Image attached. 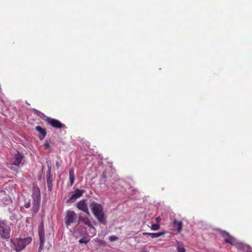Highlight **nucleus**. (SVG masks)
I'll use <instances>...</instances> for the list:
<instances>
[{
    "label": "nucleus",
    "instance_id": "f257e3e1",
    "mask_svg": "<svg viewBox=\"0 0 252 252\" xmlns=\"http://www.w3.org/2000/svg\"><path fill=\"white\" fill-rule=\"evenodd\" d=\"M31 237H28L24 239L16 238L15 240H10L12 243L11 248L15 250L17 252H19L25 249L27 245L32 242Z\"/></svg>",
    "mask_w": 252,
    "mask_h": 252
},
{
    "label": "nucleus",
    "instance_id": "f03ea898",
    "mask_svg": "<svg viewBox=\"0 0 252 252\" xmlns=\"http://www.w3.org/2000/svg\"><path fill=\"white\" fill-rule=\"evenodd\" d=\"M93 213L98 221L102 223L105 224L106 220L104 219L103 208L100 204L95 203L91 204Z\"/></svg>",
    "mask_w": 252,
    "mask_h": 252
},
{
    "label": "nucleus",
    "instance_id": "7ed1b4c3",
    "mask_svg": "<svg viewBox=\"0 0 252 252\" xmlns=\"http://www.w3.org/2000/svg\"><path fill=\"white\" fill-rule=\"evenodd\" d=\"M11 229L4 221H0V235L3 239H8L10 237Z\"/></svg>",
    "mask_w": 252,
    "mask_h": 252
},
{
    "label": "nucleus",
    "instance_id": "20e7f679",
    "mask_svg": "<svg viewBox=\"0 0 252 252\" xmlns=\"http://www.w3.org/2000/svg\"><path fill=\"white\" fill-rule=\"evenodd\" d=\"M45 122L47 124L50 125L56 129L66 128L65 125L62 124L58 120L47 117L45 119Z\"/></svg>",
    "mask_w": 252,
    "mask_h": 252
},
{
    "label": "nucleus",
    "instance_id": "39448f33",
    "mask_svg": "<svg viewBox=\"0 0 252 252\" xmlns=\"http://www.w3.org/2000/svg\"><path fill=\"white\" fill-rule=\"evenodd\" d=\"M76 219L77 215L74 211H67L64 218L65 224L66 226L68 227L72 223L74 222Z\"/></svg>",
    "mask_w": 252,
    "mask_h": 252
},
{
    "label": "nucleus",
    "instance_id": "423d86ee",
    "mask_svg": "<svg viewBox=\"0 0 252 252\" xmlns=\"http://www.w3.org/2000/svg\"><path fill=\"white\" fill-rule=\"evenodd\" d=\"M24 158L23 154L18 152L10 159L9 164L11 165L15 166L18 168Z\"/></svg>",
    "mask_w": 252,
    "mask_h": 252
},
{
    "label": "nucleus",
    "instance_id": "0eeeda50",
    "mask_svg": "<svg viewBox=\"0 0 252 252\" xmlns=\"http://www.w3.org/2000/svg\"><path fill=\"white\" fill-rule=\"evenodd\" d=\"M84 192V190L76 189L74 191V193L71 196L67 201L72 202L75 201L76 199L80 197Z\"/></svg>",
    "mask_w": 252,
    "mask_h": 252
},
{
    "label": "nucleus",
    "instance_id": "6e6552de",
    "mask_svg": "<svg viewBox=\"0 0 252 252\" xmlns=\"http://www.w3.org/2000/svg\"><path fill=\"white\" fill-rule=\"evenodd\" d=\"M76 206L78 208V209L83 211V212H85L87 215H90V213L88 208V206L85 200H82L78 202L76 204Z\"/></svg>",
    "mask_w": 252,
    "mask_h": 252
},
{
    "label": "nucleus",
    "instance_id": "1a4fd4ad",
    "mask_svg": "<svg viewBox=\"0 0 252 252\" xmlns=\"http://www.w3.org/2000/svg\"><path fill=\"white\" fill-rule=\"evenodd\" d=\"M51 167L48 166V170L46 175V180L48 189L49 190L51 191L52 189V179L51 175Z\"/></svg>",
    "mask_w": 252,
    "mask_h": 252
},
{
    "label": "nucleus",
    "instance_id": "9d476101",
    "mask_svg": "<svg viewBox=\"0 0 252 252\" xmlns=\"http://www.w3.org/2000/svg\"><path fill=\"white\" fill-rule=\"evenodd\" d=\"M172 225L174 228L176 229L178 233H180L182 231L183 224L182 221L175 219L172 223Z\"/></svg>",
    "mask_w": 252,
    "mask_h": 252
},
{
    "label": "nucleus",
    "instance_id": "9b49d317",
    "mask_svg": "<svg viewBox=\"0 0 252 252\" xmlns=\"http://www.w3.org/2000/svg\"><path fill=\"white\" fill-rule=\"evenodd\" d=\"M223 237L226 243H229L231 245L234 244L235 239L231 237L228 233L224 232L222 233Z\"/></svg>",
    "mask_w": 252,
    "mask_h": 252
},
{
    "label": "nucleus",
    "instance_id": "f8f14e48",
    "mask_svg": "<svg viewBox=\"0 0 252 252\" xmlns=\"http://www.w3.org/2000/svg\"><path fill=\"white\" fill-rule=\"evenodd\" d=\"M32 198L33 199L34 202H36L37 203H40V191L38 189L36 190H34L32 193Z\"/></svg>",
    "mask_w": 252,
    "mask_h": 252
},
{
    "label": "nucleus",
    "instance_id": "ddd939ff",
    "mask_svg": "<svg viewBox=\"0 0 252 252\" xmlns=\"http://www.w3.org/2000/svg\"><path fill=\"white\" fill-rule=\"evenodd\" d=\"M35 129L37 131H38L40 133V135H39V138L40 140H43L46 135V131L45 129L42 128L40 126H36L35 127Z\"/></svg>",
    "mask_w": 252,
    "mask_h": 252
},
{
    "label": "nucleus",
    "instance_id": "4468645a",
    "mask_svg": "<svg viewBox=\"0 0 252 252\" xmlns=\"http://www.w3.org/2000/svg\"><path fill=\"white\" fill-rule=\"evenodd\" d=\"M165 231H162V232H158V233H149V232H143V235H149V236H150L152 238L159 237L160 236L165 235Z\"/></svg>",
    "mask_w": 252,
    "mask_h": 252
},
{
    "label": "nucleus",
    "instance_id": "2eb2a0df",
    "mask_svg": "<svg viewBox=\"0 0 252 252\" xmlns=\"http://www.w3.org/2000/svg\"><path fill=\"white\" fill-rule=\"evenodd\" d=\"M38 235L39 240H45L44 239V230L43 222H42L38 226Z\"/></svg>",
    "mask_w": 252,
    "mask_h": 252
},
{
    "label": "nucleus",
    "instance_id": "dca6fc26",
    "mask_svg": "<svg viewBox=\"0 0 252 252\" xmlns=\"http://www.w3.org/2000/svg\"><path fill=\"white\" fill-rule=\"evenodd\" d=\"M79 222L83 223L84 224L88 226H91L92 223L88 218L80 216L79 217Z\"/></svg>",
    "mask_w": 252,
    "mask_h": 252
},
{
    "label": "nucleus",
    "instance_id": "f3484780",
    "mask_svg": "<svg viewBox=\"0 0 252 252\" xmlns=\"http://www.w3.org/2000/svg\"><path fill=\"white\" fill-rule=\"evenodd\" d=\"M69 178L70 182V186H72L74 182L75 176H74V171L73 168H71L69 170Z\"/></svg>",
    "mask_w": 252,
    "mask_h": 252
},
{
    "label": "nucleus",
    "instance_id": "a211bd4d",
    "mask_svg": "<svg viewBox=\"0 0 252 252\" xmlns=\"http://www.w3.org/2000/svg\"><path fill=\"white\" fill-rule=\"evenodd\" d=\"M89 227V236L90 237H93L95 236L96 234V229L91 224V226H88Z\"/></svg>",
    "mask_w": 252,
    "mask_h": 252
},
{
    "label": "nucleus",
    "instance_id": "6ab92c4d",
    "mask_svg": "<svg viewBox=\"0 0 252 252\" xmlns=\"http://www.w3.org/2000/svg\"><path fill=\"white\" fill-rule=\"evenodd\" d=\"M90 241V239L88 237H84L79 240V244H87Z\"/></svg>",
    "mask_w": 252,
    "mask_h": 252
},
{
    "label": "nucleus",
    "instance_id": "aec40b11",
    "mask_svg": "<svg viewBox=\"0 0 252 252\" xmlns=\"http://www.w3.org/2000/svg\"><path fill=\"white\" fill-rule=\"evenodd\" d=\"M40 203H37L34 202L33 205L32 206V210L34 212V213H36L38 212L39 208V205Z\"/></svg>",
    "mask_w": 252,
    "mask_h": 252
},
{
    "label": "nucleus",
    "instance_id": "412c9836",
    "mask_svg": "<svg viewBox=\"0 0 252 252\" xmlns=\"http://www.w3.org/2000/svg\"><path fill=\"white\" fill-rule=\"evenodd\" d=\"M160 228V225L158 224H153L152 225L151 228L153 230H158Z\"/></svg>",
    "mask_w": 252,
    "mask_h": 252
},
{
    "label": "nucleus",
    "instance_id": "4be33fe9",
    "mask_svg": "<svg viewBox=\"0 0 252 252\" xmlns=\"http://www.w3.org/2000/svg\"><path fill=\"white\" fill-rule=\"evenodd\" d=\"M109 239L110 241L113 242L118 240V237L116 236L113 235L110 236Z\"/></svg>",
    "mask_w": 252,
    "mask_h": 252
},
{
    "label": "nucleus",
    "instance_id": "5701e85b",
    "mask_svg": "<svg viewBox=\"0 0 252 252\" xmlns=\"http://www.w3.org/2000/svg\"><path fill=\"white\" fill-rule=\"evenodd\" d=\"M40 241V246L39 248V251H41L43 248V244L45 241V240H39Z\"/></svg>",
    "mask_w": 252,
    "mask_h": 252
},
{
    "label": "nucleus",
    "instance_id": "b1692460",
    "mask_svg": "<svg viewBox=\"0 0 252 252\" xmlns=\"http://www.w3.org/2000/svg\"><path fill=\"white\" fill-rule=\"evenodd\" d=\"M178 252H185L186 251H185V249L184 248H183V247L182 248H180V247H179L178 248Z\"/></svg>",
    "mask_w": 252,
    "mask_h": 252
},
{
    "label": "nucleus",
    "instance_id": "393cba45",
    "mask_svg": "<svg viewBox=\"0 0 252 252\" xmlns=\"http://www.w3.org/2000/svg\"><path fill=\"white\" fill-rule=\"evenodd\" d=\"M30 206H31V203H30V201L28 202V203H26L25 205H24V207L26 208H29Z\"/></svg>",
    "mask_w": 252,
    "mask_h": 252
},
{
    "label": "nucleus",
    "instance_id": "a878e982",
    "mask_svg": "<svg viewBox=\"0 0 252 252\" xmlns=\"http://www.w3.org/2000/svg\"><path fill=\"white\" fill-rule=\"evenodd\" d=\"M44 146H45V148H46V149H48V148H50V144H49V143L48 142H46L45 143Z\"/></svg>",
    "mask_w": 252,
    "mask_h": 252
},
{
    "label": "nucleus",
    "instance_id": "bb28decb",
    "mask_svg": "<svg viewBox=\"0 0 252 252\" xmlns=\"http://www.w3.org/2000/svg\"><path fill=\"white\" fill-rule=\"evenodd\" d=\"M160 218L159 217H158L156 218V220L158 222L160 221Z\"/></svg>",
    "mask_w": 252,
    "mask_h": 252
},
{
    "label": "nucleus",
    "instance_id": "cd10ccee",
    "mask_svg": "<svg viewBox=\"0 0 252 252\" xmlns=\"http://www.w3.org/2000/svg\"><path fill=\"white\" fill-rule=\"evenodd\" d=\"M5 192V191H3L2 190H0V196L2 194H3Z\"/></svg>",
    "mask_w": 252,
    "mask_h": 252
},
{
    "label": "nucleus",
    "instance_id": "c85d7f7f",
    "mask_svg": "<svg viewBox=\"0 0 252 252\" xmlns=\"http://www.w3.org/2000/svg\"><path fill=\"white\" fill-rule=\"evenodd\" d=\"M56 165L57 166L58 168V167H59V166H60V164H59V162H58V161H57V162H56Z\"/></svg>",
    "mask_w": 252,
    "mask_h": 252
},
{
    "label": "nucleus",
    "instance_id": "c756f323",
    "mask_svg": "<svg viewBox=\"0 0 252 252\" xmlns=\"http://www.w3.org/2000/svg\"><path fill=\"white\" fill-rule=\"evenodd\" d=\"M248 251H247L246 252H252V251H251L249 248H248Z\"/></svg>",
    "mask_w": 252,
    "mask_h": 252
},
{
    "label": "nucleus",
    "instance_id": "7c9ffc66",
    "mask_svg": "<svg viewBox=\"0 0 252 252\" xmlns=\"http://www.w3.org/2000/svg\"><path fill=\"white\" fill-rule=\"evenodd\" d=\"M10 168L11 169L15 170V167H10Z\"/></svg>",
    "mask_w": 252,
    "mask_h": 252
},
{
    "label": "nucleus",
    "instance_id": "2f4dec72",
    "mask_svg": "<svg viewBox=\"0 0 252 252\" xmlns=\"http://www.w3.org/2000/svg\"><path fill=\"white\" fill-rule=\"evenodd\" d=\"M102 176H103V177L105 178V174H102Z\"/></svg>",
    "mask_w": 252,
    "mask_h": 252
}]
</instances>
